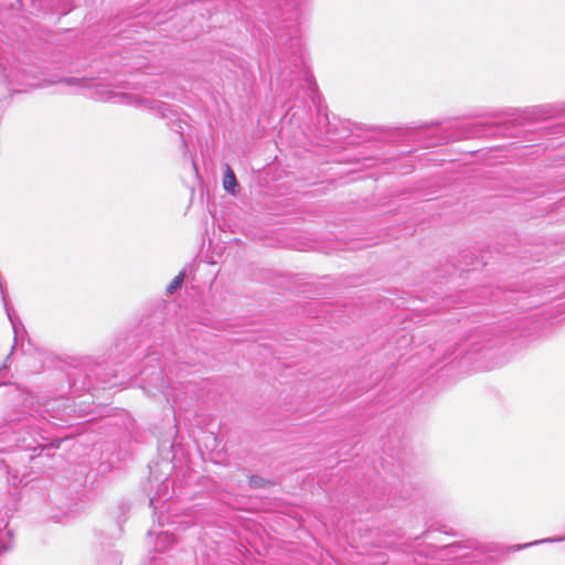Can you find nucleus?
<instances>
[{"mask_svg": "<svg viewBox=\"0 0 565 565\" xmlns=\"http://www.w3.org/2000/svg\"><path fill=\"white\" fill-rule=\"evenodd\" d=\"M223 186L226 191L231 192L232 194H235L237 181L233 170L228 166L226 167V171L224 174Z\"/></svg>", "mask_w": 565, "mask_h": 565, "instance_id": "obj_1", "label": "nucleus"}, {"mask_svg": "<svg viewBox=\"0 0 565 565\" xmlns=\"http://www.w3.org/2000/svg\"><path fill=\"white\" fill-rule=\"evenodd\" d=\"M184 277H185V273L184 271H181L179 273V275H177L172 280L171 282L169 284V286L167 287V292L169 295L173 294L177 289H179L184 280Z\"/></svg>", "mask_w": 565, "mask_h": 565, "instance_id": "obj_2", "label": "nucleus"}]
</instances>
